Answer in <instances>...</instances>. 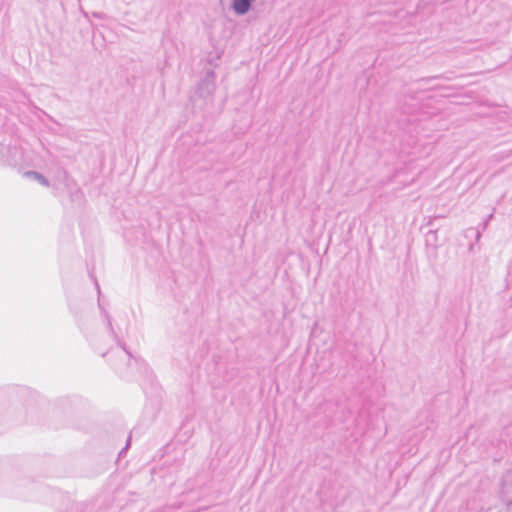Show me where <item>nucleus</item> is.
Wrapping results in <instances>:
<instances>
[{
    "label": "nucleus",
    "instance_id": "f257e3e1",
    "mask_svg": "<svg viewBox=\"0 0 512 512\" xmlns=\"http://www.w3.org/2000/svg\"><path fill=\"white\" fill-rule=\"evenodd\" d=\"M216 89L215 73L213 70L206 72L205 77L199 83L196 95L201 98H211Z\"/></svg>",
    "mask_w": 512,
    "mask_h": 512
},
{
    "label": "nucleus",
    "instance_id": "f03ea898",
    "mask_svg": "<svg viewBox=\"0 0 512 512\" xmlns=\"http://www.w3.org/2000/svg\"><path fill=\"white\" fill-rule=\"evenodd\" d=\"M253 1L254 0H233V10L239 15H244L249 11Z\"/></svg>",
    "mask_w": 512,
    "mask_h": 512
},
{
    "label": "nucleus",
    "instance_id": "7ed1b4c3",
    "mask_svg": "<svg viewBox=\"0 0 512 512\" xmlns=\"http://www.w3.org/2000/svg\"><path fill=\"white\" fill-rule=\"evenodd\" d=\"M25 176L27 177H32L33 179H35L36 181H38L40 184H42L43 186H46L48 187L49 186V181L39 172H36V171H27L25 172Z\"/></svg>",
    "mask_w": 512,
    "mask_h": 512
},
{
    "label": "nucleus",
    "instance_id": "20e7f679",
    "mask_svg": "<svg viewBox=\"0 0 512 512\" xmlns=\"http://www.w3.org/2000/svg\"><path fill=\"white\" fill-rule=\"evenodd\" d=\"M129 445H130V437L127 440L126 446L120 451V453H119L120 456H122L123 453L128 449Z\"/></svg>",
    "mask_w": 512,
    "mask_h": 512
},
{
    "label": "nucleus",
    "instance_id": "39448f33",
    "mask_svg": "<svg viewBox=\"0 0 512 512\" xmlns=\"http://www.w3.org/2000/svg\"><path fill=\"white\" fill-rule=\"evenodd\" d=\"M492 217H493V214L491 213V214L488 216V218H487V220L485 221V223H484V228L487 226L488 222L492 219Z\"/></svg>",
    "mask_w": 512,
    "mask_h": 512
},
{
    "label": "nucleus",
    "instance_id": "423d86ee",
    "mask_svg": "<svg viewBox=\"0 0 512 512\" xmlns=\"http://www.w3.org/2000/svg\"><path fill=\"white\" fill-rule=\"evenodd\" d=\"M108 325H109V328L111 329V331L113 332L112 324L110 321L108 322Z\"/></svg>",
    "mask_w": 512,
    "mask_h": 512
},
{
    "label": "nucleus",
    "instance_id": "0eeeda50",
    "mask_svg": "<svg viewBox=\"0 0 512 512\" xmlns=\"http://www.w3.org/2000/svg\"><path fill=\"white\" fill-rule=\"evenodd\" d=\"M511 503H512V501H511Z\"/></svg>",
    "mask_w": 512,
    "mask_h": 512
}]
</instances>
